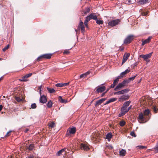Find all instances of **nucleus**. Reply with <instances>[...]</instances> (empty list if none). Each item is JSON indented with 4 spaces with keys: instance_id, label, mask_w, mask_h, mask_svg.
I'll return each instance as SVG.
<instances>
[{
    "instance_id": "6e6552de",
    "label": "nucleus",
    "mask_w": 158,
    "mask_h": 158,
    "mask_svg": "<svg viewBox=\"0 0 158 158\" xmlns=\"http://www.w3.org/2000/svg\"><path fill=\"white\" fill-rule=\"evenodd\" d=\"M106 89V87L105 86H98L96 89V92L97 93H102Z\"/></svg>"
},
{
    "instance_id": "864d4df0",
    "label": "nucleus",
    "mask_w": 158,
    "mask_h": 158,
    "mask_svg": "<svg viewBox=\"0 0 158 158\" xmlns=\"http://www.w3.org/2000/svg\"><path fill=\"white\" fill-rule=\"evenodd\" d=\"M69 53V50H65L64 51V52H63V53L64 54H68Z\"/></svg>"
},
{
    "instance_id": "cd10ccee",
    "label": "nucleus",
    "mask_w": 158,
    "mask_h": 158,
    "mask_svg": "<svg viewBox=\"0 0 158 158\" xmlns=\"http://www.w3.org/2000/svg\"><path fill=\"white\" fill-rule=\"evenodd\" d=\"M145 116H148L150 113V110L149 109L145 110L144 112Z\"/></svg>"
},
{
    "instance_id": "4be33fe9",
    "label": "nucleus",
    "mask_w": 158,
    "mask_h": 158,
    "mask_svg": "<svg viewBox=\"0 0 158 158\" xmlns=\"http://www.w3.org/2000/svg\"><path fill=\"white\" fill-rule=\"evenodd\" d=\"M112 137V135L111 133H108L106 135V138L108 140H110L111 138Z\"/></svg>"
},
{
    "instance_id": "ea45409f",
    "label": "nucleus",
    "mask_w": 158,
    "mask_h": 158,
    "mask_svg": "<svg viewBox=\"0 0 158 158\" xmlns=\"http://www.w3.org/2000/svg\"><path fill=\"white\" fill-rule=\"evenodd\" d=\"M125 124L126 123L124 121H122L120 122L119 124L121 126H123L125 125Z\"/></svg>"
},
{
    "instance_id": "774afa93",
    "label": "nucleus",
    "mask_w": 158,
    "mask_h": 158,
    "mask_svg": "<svg viewBox=\"0 0 158 158\" xmlns=\"http://www.w3.org/2000/svg\"><path fill=\"white\" fill-rule=\"evenodd\" d=\"M131 107H132V106H130L128 108H127V110H128V112L129 111V110L131 109Z\"/></svg>"
},
{
    "instance_id": "2eb2a0df",
    "label": "nucleus",
    "mask_w": 158,
    "mask_h": 158,
    "mask_svg": "<svg viewBox=\"0 0 158 158\" xmlns=\"http://www.w3.org/2000/svg\"><path fill=\"white\" fill-rule=\"evenodd\" d=\"M106 99V98H103L97 101L96 103L95 104V106H98L100 105Z\"/></svg>"
},
{
    "instance_id": "603ef678",
    "label": "nucleus",
    "mask_w": 158,
    "mask_h": 158,
    "mask_svg": "<svg viewBox=\"0 0 158 158\" xmlns=\"http://www.w3.org/2000/svg\"><path fill=\"white\" fill-rule=\"evenodd\" d=\"M127 4H130L134 3V2H132L131 0H128L127 1Z\"/></svg>"
},
{
    "instance_id": "4d7b16f0",
    "label": "nucleus",
    "mask_w": 158,
    "mask_h": 158,
    "mask_svg": "<svg viewBox=\"0 0 158 158\" xmlns=\"http://www.w3.org/2000/svg\"><path fill=\"white\" fill-rule=\"evenodd\" d=\"M158 109H156L155 107H154L153 108V110L155 113H156L157 112Z\"/></svg>"
},
{
    "instance_id": "49530a36",
    "label": "nucleus",
    "mask_w": 158,
    "mask_h": 158,
    "mask_svg": "<svg viewBox=\"0 0 158 158\" xmlns=\"http://www.w3.org/2000/svg\"><path fill=\"white\" fill-rule=\"evenodd\" d=\"M136 76H137V75H136L134 76V77H130L129 78L128 80H129V81H130V82L131 81H132V80H134V79L135 78V77H136Z\"/></svg>"
},
{
    "instance_id": "f704fd0d",
    "label": "nucleus",
    "mask_w": 158,
    "mask_h": 158,
    "mask_svg": "<svg viewBox=\"0 0 158 158\" xmlns=\"http://www.w3.org/2000/svg\"><path fill=\"white\" fill-rule=\"evenodd\" d=\"M34 148V145L33 144H31L27 148L29 150L31 151Z\"/></svg>"
},
{
    "instance_id": "680f3d73",
    "label": "nucleus",
    "mask_w": 158,
    "mask_h": 158,
    "mask_svg": "<svg viewBox=\"0 0 158 158\" xmlns=\"http://www.w3.org/2000/svg\"><path fill=\"white\" fill-rule=\"evenodd\" d=\"M110 102H111L110 101V100L109 99V100H108L105 103L104 105H106L107 104Z\"/></svg>"
},
{
    "instance_id": "0eeeda50",
    "label": "nucleus",
    "mask_w": 158,
    "mask_h": 158,
    "mask_svg": "<svg viewBox=\"0 0 158 158\" xmlns=\"http://www.w3.org/2000/svg\"><path fill=\"white\" fill-rule=\"evenodd\" d=\"M130 55V53H128L126 52L124 54L123 58L122 64H123L127 61Z\"/></svg>"
},
{
    "instance_id": "a211bd4d",
    "label": "nucleus",
    "mask_w": 158,
    "mask_h": 158,
    "mask_svg": "<svg viewBox=\"0 0 158 158\" xmlns=\"http://www.w3.org/2000/svg\"><path fill=\"white\" fill-rule=\"evenodd\" d=\"M151 38V37H149L148 39H146L144 40H142V45L143 46L145 44L149 42Z\"/></svg>"
},
{
    "instance_id": "5fc2aeb1",
    "label": "nucleus",
    "mask_w": 158,
    "mask_h": 158,
    "mask_svg": "<svg viewBox=\"0 0 158 158\" xmlns=\"http://www.w3.org/2000/svg\"><path fill=\"white\" fill-rule=\"evenodd\" d=\"M148 13L147 12H142L141 13V14L143 16H146L147 15Z\"/></svg>"
},
{
    "instance_id": "412c9836",
    "label": "nucleus",
    "mask_w": 158,
    "mask_h": 158,
    "mask_svg": "<svg viewBox=\"0 0 158 158\" xmlns=\"http://www.w3.org/2000/svg\"><path fill=\"white\" fill-rule=\"evenodd\" d=\"M47 89L48 92L51 94H54L56 92V90L53 88L47 87Z\"/></svg>"
},
{
    "instance_id": "b1692460",
    "label": "nucleus",
    "mask_w": 158,
    "mask_h": 158,
    "mask_svg": "<svg viewBox=\"0 0 158 158\" xmlns=\"http://www.w3.org/2000/svg\"><path fill=\"white\" fill-rule=\"evenodd\" d=\"M129 82L130 81H129V80H124L121 83L125 86L126 85V84H128Z\"/></svg>"
},
{
    "instance_id": "6ab92c4d",
    "label": "nucleus",
    "mask_w": 158,
    "mask_h": 158,
    "mask_svg": "<svg viewBox=\"0 0 158 158\" xmlns=\"http://www.w3.org/2000/svg\"><path fill=\"white\" fill-rule=\"evenodd\" d=\"M130 72V70L127 69H126L125 71L122 73L119 76L121 77V78L123 77L126 74L129 73Z\"/></svg>"
},
{
    "instance_id": "423d86ee",
    "label": "nucleus",
    "mask_w": 158,
    "mask_h": 158,
    "mask_svg": "<svg viewBox=\"0 0 158 158\" xmlns=\"http://www.w3.org/2000/svg\"><path fill=\"white\" fill-rule=\"evenodd\" d=\"M138 119L139 122L141 123L144 121V118L143 116V113H141L138 117Z\"/></svg>"
},
{
    "instance_id": "a19ab883",
    "label": "nucleus",
    "mask_w": 158,
    "mask_h": 158,
    "mask_svg": "<svg viewBox=\"0 0 158 158\" xmlns=\"http://www.w3.org/2000/svg\"><path fill=\"white\" fill-rule=\"evenodd\" d=\"M15 98V100L18 102H20L22 100V98H21L19 97H16Z\"/></svg>"
},
{
    "instance_id": "8fccbe9b",
    "label": "nucleus",
    "mask_w": 158,
    "mask_h": 158,
    "mask_svg": "<svg viewBox=\"0 0 158 158\" xmlns=\"http://www.w3.org/2000/svg\"><path fill=\"white\" fill-rule=\"evenodd\" d=\"M130 134L131 136L133 137H135L136 136V135L134 131H131Z\"/></svg>"
},
{
    "instance_id": "a18cd8bd",
    "label": "nucleus",
    "mask_w": 158,
    "mask_h": 158,
    "mask_svg": "<svg viewBox=\"0 0 158 158\" xmlns=\"http://www.w3.org/2000/svg\"><path fill=\"white\" fill-rule=\"evenodd\" d=\"M19 81H20L26 82L28 81V79L26 78H22V79H19Z\"/></svg>"
},
{
    "instance_id": "37998d69",
    "label": "nucleus",
    "mask_w": 158,
    "mask_h": 158,
    "mask_svg": "<svg viewBox=\"0 0 158 158\" xmlns=\"http://www.w3.org/2000/svg\"><path fill=\"white\" fill-rule=\"evenodd\" d=\"M56 86L57 87H61L63 86V83H58L56 85Z\"/></svg>"
},
{
    "instance_id": "13d9d810",
    "label": "nucleus",
    "mask_w": 158,
    "mask_h": 158,
    "mask_svg": "<svg viewBox=\"0 0 158 158\" xmlns=\"http://www.w3.org/2000/svg\"><path fill=\"white\" fill-rule=\"evenodd\" d=\"M11 132V131H10L8 132L5 135V136H9V135H10Z\"/></svg>"
},
{
    "instance_id": "338daca9",
    "label": "nucleus",
    "mask_w": 158,
    "mask_h": 158,
    "mask_svg": "<svg viewBox=\"0 0 158 158\" xmlns=\"http://www.w3.org/2000/svg\"><path fill=\"white\" fill-rule=\"evenodd\" d=\"M3 108V106L2 105H0V111H1Z\"/></svg>"
},
{
    "instance_id": "e433bc0d",
    "label": "nucleus",
    "mask_w": 158,
    "mask_h": 158,
    "mask_svg": "<svg viewBox=\"0 0 158 158\" xmlns=\"http://www.w3.org/2000/svg\"><path fill=\"white\" fill-rule=\"evenodd\" d=\"M31 108L35 109L37 107L36 104L35 103L32 104L31 105Z\"/></svg>"
},
{
    "instance_id": "0e129e2a",
    "label": "nucleus",
    "mask_w": 158,
    "mask_h": 158,
    "mask_svg": "<svg viewBox=\"0 0 158 158\" xmlns=\"http://www.w3.org/2000/svg\"><path fill=\"white\" fill-rule=\"evenodd\" d=\"M26 158H34L32 156L29 155L26 157Z\"/></svg>"
},
{
    "instance_id": "5701e85b",
    "label": "nucleus",
    "mask_w": 158,
    "mask_h": 158,
    "mask_svg": "<svg viewBox=\"0 0 158 158\" xmlns=\"http://www.w3.org/2000/svg\"><path fill=\"white\" fill-rule=\"evenodd\" d=\"M126 152L125 150L122 149L119 152V154L120 156H125L126 154Z\"/></svg>"
},
{
    "instance_id": "aec40b11",
    "label": "nucleus",
    "mask_w": 158,
    "mask_h": 158,
    "mask_svg": "<svg viewBox=\"0 0 158 158\" xmlns=\"http://www.w3.org/2000/svg\"><path fill=\"white\" fill-rule=\"evenodd\" d=\"M58 100L61 103H65L67 102V100L63 99L61 96H59L58 97Z\"/></svg>"
},
{
    "instance_id": "72a5a7b5",
    "label": "nucleus",
    "mask_w": 158,
    "mask_h": 158,
    "mask_svg": "<svg viewBox=\"0 0 158 158\" xmlns=\"http://www.w3.org/2000/svg\"><path fill=\"white\" fill-rule=\"evenodd\" d=\"M63 149L59 151H58L57 152V155L59 156L60 155L62 154V152H63L64 151L65 149Z\"/></svg>"
},
{
    "instance_id": "c03bdc74",
    "label": "nucleus",
    "mask_w": 158,
    "mask_h": 158,
    "mask_svg": "<svg viewBox=\"0 0 158 158\" xmlns=\"http://www.w3.org/2000/svg\"><path fill=\"white\" fill-rule=\"evenodd\" d=\"M91 19L89 16V15L87 16L85 18V22H88Z\"/></svg>"
},
{
    "instance_id": "c9c22d12",
    "label": "nucleus",
    "mask_w": 158,
    "mask_h": 158,
    "mask_svg": "<svg viewBox=\"0 0 158 158\" xmlns=\"http://www.w3.org/2000/svg\"><path fill=\"white\" fill-rule=\"evenodd\" d=\"M146 148L147 147L146 146H138L136 147L137 148L140 149H143L144 148Z\"/></svg>"
},
{
    "instance_id": "58836bf2",
    "label": "nucleus",
    "mask_w": 158,
    "mask_h": 158,
    "mask_svg": "<svg viewBox=\"0 0 158 158\" xmlns=\"http://www.w3.org/2000/svg\"><path fill=\"white\" fill-rule=\"evenodd\" d=\"M43 59H44V58H43L42 55L37 58L36 59V61H39L40 60H41Z\"/></svg>"
},
{
    "instance_id": "dca6fc26",
    "label": "nucleus",
    "mask_w": 158,
    "mask_h": 158,
    "mask_svg": "<svg viewBox=\"0 0 158 158\" xmlns=\"http://www.w3.org/2000/svg\"><path fill=\"white\" fill-rule=\"evenodd\" d=\"M89 15L91 19H93L95 20H97V16L95 15V13H91Z\"/></svg>"
},
{
    "instance_id": "7c9ffc66",
    "label": "nucleus",
    "mask_w": 158,
    "mask_h": 158,
    "mask_svg": "<svg viewBox=\"0 0 158 158\" xmlns=\"http://www.w3.org/2000/svg\"><path fill=\"white\" fill-rule=\"evenodd\" d=\"M90 10V9L89 7H87L84 10V13L85 15H86L87 13H89Z\"/></svg>"
},
{
    "instance_id": "bf43d9fd",
    "label": "nucleus",
    "mask_w": 158,
    "mask_h": 158,
    "mask_svg": "<svg viewBox=\"0 0 158 158\" xmlns=\"http://www.w3.org/2000/svg\"><path fill=\"white\" fill-rule=\"evenodd\" d=\"M88 23L87 22H84V24L85 26V27L87 28H88Z\"/></svg>"
},
{
    "instance_id": "ddd939ff",
    "label": "nucleus",
    "mask_w": 158,
    "mask_h": 158,
    "mask_svg": "<svg viewBox=\"0 0 158 158\" xmlns=\"http://www.w3.org/2000/svg\"><path fill=\"white\" fill-rule=\"evenodd\" d=\"M80 147L81 149H83L85 151H87L89 149L88 146L82 143L81 144Z\"/></svg>"
},
{
    "instance_id": "9d476101",
    "label": "nucleus",
    "mask_w": 158,
    "mask_h": 158,
    "mask_svg": "<svg viewBox=\"0 0 158 158\" xmlns=\"http://www.w3.org/2000/svg\"><path fill=\"white\" fill-rule=\"evenodd\" d=\"M120 79H121V77L119 76H118L117 78L114 81L113 84L111 85L110 88H114L118 84Z\"/></svg>"
},
{
    "instance_id": "69168bd1",
    "label": "nucleus",
    "mask_w": 158,
    "mask_h": 158,
    "mask_svg": "<svg viewBox=\"0 0 158 158\" xmlns=\"http://www.w3.org/2000/svg\"><path fill=\"white\" fill-rule=\"evenodd\" d=\"M69 84V83H63V86H66L68 85Z\"/></svg>"
},
{
    "instance_id": "de8ad7c7",
    "label": "nucleus",
    "mask_w": 158,
    "mask_h": 158,
    "mask_svg": "<svg viewBox=\"0 0 158 158\" xmlns=\"http://www.w3.org/2000/svg\"><path fill=\"white\" fill-rule=\"evenodd\" d=\"M117 99V98H112L110 99L111 102L116 101Z\"/></svg>"
},
{
    "instance_id": "4468645a",
    "label": "nucleus",
    "mask_w": 158,
    "mask_h": 158,
    "mask_svg": "<svg viewBox=\"0 0 158 158\" xmlns=\"http://www.w3.org/2000/svg\"><path fill=\"white\" fill-rule=\"evenodd\" d=\"M52 56V54H45L42 55L43 58L44 59H49L51 58Z\"/></svg>"
},
{
    "instance_id": "9b49d317",
    "label": "nucleus",
    "mask_w": 158,
    "mask_h": 158,
    "mask_svg": "<svg viewBox=\"0 0 158 158\" xmlns=\"http://www.w3.org/2000/svg\"><path fill=\"white\" fill-rule=\"evenodd\" d=\"M40 102L41 103H45L47 102L46 97L44 95H43L40 97Z\"/></svg>"
},
{
    "instance_id": "393cba45",
    "label": "nucleus",
    "mask_w": 158,
    "mask_h": 158,
    "mask_svg": "<svg viewBox=\"0 0 158 158\" xmlns=\"http://www.w3.org/2000/svg\"><path fill=\"white\" fill-rule=\"evenodd\" d=\"M48 125L51 128H52L55 126V123L54 122H52L51 123H48Z\"/></svg>"
},
{
    "instance_id": "09e8293b",
    "label": "nucleus",
    "mask_w": 158,
    "mask_h": 158,
    "mask_svg": "<svg viewBox=\"0 0 158 158\" xmlns=\"http://www.w3.org/2000/svg\"><path fill=\"white\" fill-rule=\"evenodd\" d=\"M114 95H116V94H122V92H121V91H118L117 92H115L114 93Z\"/></svg>"
},
{
    "instance_id": "f8f14e48",
    "label": "nucleus",
    "mask_w": 158,
    "mask_h": 158,
    "mask_svg": "<svg viewBox=\"0 0 158 158\" xmlns=\"http://www.w3.org/2000/svg\"><path fill=\"white\" fill-rule=\"evenodd\" d=\"M124 86L121 82V83H119L118 85L114 89V91H118V90H120L122 88H124Z\"/></svg>"
},
{
    "instance_id": "f03ea898",
    "label": "nucleus",
    "mask_w": 158,
    "mask_h": 158,
    "mask_svg": "<svg viewBox=\"0 0 158 158\" xmlns=\"http://www.w3.org/2000/svg\"><path fill=\"white\" fill-rule=\"evenodd\" d=\"M134 35H128L126 39H125L124 43V44H128L130 43L131 41L134 39Z\"/></svg>"
},
{
    "instance_id": "a878e982",
    "label": "nucleus",
    "mask_w": 158,
    "mask_h": 158,
    "mask_svg": "<svg viewBox=\"0 0 158 158\" xmlns=\"http://www.w3.org/2000/svg\"><path fill=\"white\" fill-rule=\"evenodd\" d=\"M130 103L131 102L130 101L126 102L123 104V106L127 108V107L129 105Z\"/></svg>"
},
{
    "instance_id": "20e7f679",
    "label": "nucleus",
    "mask_w": 158,
    "mask_h": 158,
    "mask_svg": "<svg viewBox=\"0 0 158 158\" xmlns=\"http://www.w3.org/2000/svg\"><path fill=\"white\" fill-rule=\"evenodd\" d=\"M152 52L146 55H141L139 56V57L142 58L144 59V60H146L150 58L152 56Z\"/></svg>"
},
{
    "instance_id": "e2e57ef3",
    "label": "nucleus",
    "mask_w": 158,
    "mask_h": 158,
    "mask_svg": "<svg viewBox=\"0 0 158 158\" xmlns=\"http://www.w3.org/2000/svg\"><path fill=\"white\" fill-rule=\"evenodd\" d=\"M110 102H111L110 101V100L109 99V100H108L105 103L104 105H106L107 104Z\"/></svg>"
},
{
    "instance_id": "1a4fd4ad",
    "label": "nucleus",
    "mask_w": 158,
    "mask_h": 158,
    "mask_svg": "<svg viewBox=\"0 0 158 158\" xmlns=\"http://www.w3.org/2000/svg\"><path fill=\"white\" fill-rule=\"evenodd\" d=\"M121 116H123L128 112L127 108L123 106L121 108Z\"/></svg>"
},
{
    "instance_id": "2f4dec72",
    "label": "nucleus",
    "mask_w": 158,
    "mask_h": 158,
    "mask_svg": "<svg viewBox=\"0 0 158 158\" xmlns=\"http://www.w3.org/2000/svg\"><path fill=\"white\" fill-rule=\"evenodd\" d=\"M148 0H140L139 3L141 4H144L148 2Z\"/></svg>"
},
{
    "instance_id": "c85d7f7f",
    "label": "nucleus",
    "mask_w": 158,
    "mask_h": 158,
    "mask_svg": "<svg viewBox=\"0 0 158 158\" xmlns=\"http://www.w3.org/2000/svg\"><path fill=\"white\" fill-rule=\"evenodd\" d=\"M32 75V73H29V74H27L25 75L23 77H22V78H26V79L27 78H28L30 77Z\"/></svg>"
},
{
    "instance_id": "7ed1b4c3",
    "label": "nucleus",
    "mask_w": 158,
    "mask_h": 158,
    "mask_svg": "<svg viewBox=\"0 0 158 158\" xmlns=\"http://www.w3.org/2000/svg\"><path fill=\"white\" fill-rule=\"evenodd\" d=\"M76 131V128L75 127L69 128L67 131V134L68 135L71 134H74Z\"/></svg>"
},
{
    "instance_id": "052dcab7",
    "label": "nucleus",
    "mask_w": 158,
    "mask_h": 158,
    "mask_svg": "<svg viewBox=\"0 0 158 158\" xmlns=\"http://www.w3.org/2000/svg\"><path fill=\"white\" fill-rule=\"evenodd\" d=\"M42 85H41L38 88V89L40 90V94H41V88H42Z\"/></svg>"
},
{
    "instance_id": "c756f323",
    "label": "nucleus",
    "mask_w": 158,
    "mask_h": 158,
    "mask_svg": "<svg viewBox=\"0 0 158 158\" xmlns=\"http://www.w3.org/2000/svg\"><path fill=\"white\" fill-rule=\"evenodd\" d=\"M96 23L98 24H102L103 23V21L102 20H98L97 19V20H96Z\"/></svg>"
},
{
    "instance_id": "f257e3e1",
    "label": "nucleus",
    "mask_w": 158,
    "mask_h": 158,
    "mask_svg": "<svg viewBox=\"0 0 158 158\" xmlns=\"http://www.w3.org/2000/svg\"><path fill=\"white\" fill-rule=\"evenodd\" d=\"M120 22V20L118 19L115 20H113L110 21L108 24L111 27H114L119 24Z\"/></svg>"
},
{
    "instance_id": "6e6d98bb",
    "label": "nucleus",
    "mask_w": 158,
    "mask_h": 158,
    "mask_svg": "<svg viewBox=\"0 0 158 158\" xmlns=\"http://www.w3.org/2000/svg\"><path fill=\"white\" fill-rule=\"evenodd\" d=\"M138 64V63L137 62H136L135 63H134V64H133L131 65V67H133V68H134Z\"/></svg>"
},
{
    "instance_id": "473e14b6",
    "label": "nucleus",
    "mask_w": 158,
    "mask_h": 158,
    "mask_svg": "<svg viewBox=\"0 0 158 158\" xmlns=\"http://www.w3.org/2000/svg\"><path fill=\"white\" fill-rule=\"evenodd\" d=\"M129 89H123L121 91V92H122V94H123L125 93H127L128 91H129Z\"/></svg>"
},
{
    "instance_id": "3c124183",
    "label": "nucleus",
    "mask_w": 158,
    "mask_h": 158,
    "mask_svg": "<svg viewBox=\"0 0 158 158\" xmlns=\"http://www.w3.org/2000/svg\"><path fill=\"white\" fill-rule=\"evenodd\" d=\"M86 77V74H83L81 75L80 76V78H81L83 77Z\"/></svg>"
},
{
    "instance_id": "4c0bfd02",
    "label": "nucleus",
    "mask_w": 158,
    "mask_h": 158,
    "mask_svg": "<svg viewBox=\"0 0 158 158\" xmlns=\"http://www.w3.org/2000/svg\"><path fill=\"white\" fill-rule=\"evenodd\" d=\"M154 151L156 152H158V142L157 143L156 147L154 148Z\"/></svg>"
},
{
    "instance_id": "bb28decb",
    "label": "nucleus",
    "mask_w": 158,
    "mask_h": 158,
    "mask_svg": "<svg viewBox=\"0 0 158 158\" xmlns=\"http://www.w3.org/2000/svg\"><path fill=\"white\" fill-rule=\"evenodd\" d=\"M52 102L51 100L48 101L47 104V106L48 108H50L52 107Z\"/></svg>"
},
{
    "instance_id": "39448f33",
    "label": "nucleus",
    "mask_w": 158,
    "mask_h": 158,
    "mask_svg": "<svg viewBox=\"0 0 158 158\" xmlns=\"http://www.w3.org/2000/svg\"><path fill=\"white\" fill-rule=\"evenodd\" d=\"M78 27L80 28L81 33L84 34L85 32V27L83 23L81 20L80 21L79 24L78 25Z\"/></svg>"
},
{
    "instance_id": "f3484780",
    "label": "nucleus",
    "mask_w": 158,
    "mask_h": 158,
    "mask_svg": "<svg viewBox=\"0 0 158 158\" xmlns=\"http://www.w3.org/2000/svg\"><path fill=\"white\" fill-rule=\"evenodd\" d=\"M129 98L128 95H122L119 99V101H124L128 99Z\"/></svg>"
},
{
    "instance_id": "79ce46f5",
    "label": "nucleus",
    "mask_w": 158,
    "mask_h": 158,
    "mask_svg": "<svg viewBox=\"0 0 158 158\" xmlns=\"http://www.w3.org/2000/svg\"><path fill=\"white\" fill-rule=\"evenodd\" d=\"M9 44H8L6 47H5L2 50L3 52H5L7 49L9 47Z\"/></svg>"
}]
</instances>
